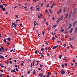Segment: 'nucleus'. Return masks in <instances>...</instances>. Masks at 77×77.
Here are the masks:
<instances>
[{
  "label": "nucleus",
  "mask_w": 77,
  "mask_h": 77,
  "mask_svg": "<svg viewBox=\"0 0 77 77\" xmlns=\"http://www.w3.org/2000/svg\"><path fill=\"white\" fill-rule=\"evenodd\" d=\"M12 25H13V26L14 28H15L17 27V23H15V22L13 23L12 22Z\"/></svg>",
  "instance_id": "f257e3e1"
},
{
  "label": "nucleus",
  "mask_w": 77,
  "mask_h": 77,
  "mask_svg": "<svg viewBox=\"0 0 77 77\" xmlns=\"http://www.w3.org/2000/svg\"><path fill=\"white\" fill-rule=\"evenodd\" d=\"M5 61V63H7V64H9V63H10V64H11V63H12V61H8V62H6V61Z\"/></svg>",
  "instance_id": "f03ea898"
},
{
  "label": "nucleus",
  "mask_w": 77,
  "mask_h": 77,
  "mask_svg": "<svg viewBox=\"0 0 77 77\" xmlns=\"http://www.w3.org/2000/svg\"><path fill=\"white\" fill-rule=\"evenodd\" d=\"M60 73L62 75H63L65 73V72L63 70H61L60 71Z\"/></svg>",
  "instance_id": "7ed1b4c3"
},
{
  "label": "nucleus",
  "mask_w": 77,
  "mask_h": 77,
  "mask_svg": "<svg viewBox=\"0 0 77 77\" xmlns=\"http://www.w3.org/2000/svg\"><path fill=\"white\" fill-rule=\"evenodd\" d=\"M57 14H60V13L62 12V10H61V9H60L59 11H57Z\"/></svg>",
  "instance_id": "20e7f679"
},
{
  "label": "nucleus",
  "mask_w": 77,
  "mask_h": 77,
  "mask_svg": "<svg viewBox=\"0 0 77 77\" xmlns=\"http://www.w3.org/2000/svg\"><path fill=\"white\" fill-rule=\"evenodd\" d=\"M41 17H42V14H41L40 16H38V18H39V19H41Z\"/></svg>",
  "instance_id": "39448f33"
},
{
  "label": "nucleus",
  "mask_w": 77,
  "mask_h": 77,
  "mask_svg": "<svg viewBox=\"0 0 77 77\" xmlns=\"http://www.w3.org/2000/svg\"><path fill=\"white\" fill-rule=\"evenodd\" d=\"M63 16H61V17L59 19H60V21H62V20H63Z\"/></svg>",
  "instance_id": "423d86ee"
},
{
  "label": "nucleus",
  "mask_w": 77,
  "mask_h": 77,
  "mask_svg": "<svg viewBox=\"0 0 77 77\" xmlns=\"http://www.w3.org/2000/svg\"><path fill=\"white\" fill-rule=\"evenodd\" d=\"M11 72H15V69H14L12 70L11 71Z\"/></svg>",
  "instance_id": "0eeeda50"
},
{
  "label": "nucleus",
  "mask_w": 77,
  "mask_h": 77,
  "mask_svg": "<svg viewBox=\"0 0 77 77\" xmlns=\"http://www.w3.org/2000/svg\"><path fill=\"white\" fill-rule=\"evenodd\" d=\"M57 47H59V45H57V46H54L53 48H52V49H55Z\"/></svg>",
  "instance_id": "6e6552de"
},
{
  "label": "nucleus",
  "mask_w": 77,
  "mask_h": 77,
  "mask_svg": "<svg viewBox=\"0 0 77 77\" xmlns=\"http://www.w3.org/2000/svg\"><path fill=\"white\" fill-rule=\"evenodd\" d=\"M74 30V29L73 28L71 29V30H69L70 33H72V30Z\"/></svg>",
  "instance_id": "1a4fd4ad"
},
{
  "label": "nucleus",
  "mask_w": 77,
  "mask_h": 77,
  "mask_svg": "<svg viewBox=\"0 0 77 77\" xmlns=\"http://www.w3.org/2000/svg\"><path fill=\"white\" fill-rule=\"evenodd\" d=\"M0 57H0V58H1V59H5V57H3V56L0 55Z\"/></svg>",
  "instance_id": "9d476101"
},
{
  "label": "nucleus",
  "mask_w": 77,
  "mask_h": 77,
  "mask_svg": "<svg viewBox=\"0 0 77 77\" xmlns=\"http://www.w3.org/2000/svg\"><path fill=\"white\" fill-rule=\"evenodd\" d=\"M72 25V24L70 23V24L69 26L68 27V29H69V28H71V25Z\"/></svg>",
  "instance_id": "9b49d317"
},
{
  "label": "nucleus",
  "mask_w": 77,
  "mask_h": 77,
  "mask_svg": "<svg viewBox=\"0 0 77 77\" xmlns=\"http://www.w3.org/2000/svg\"><path fill=\"white\" fill-rule=\"evenodd\" d=\"M65 15L66 16L65 18H67L68 17V14H65Z\"/></svg>",
  "instance_id": "f8f14e48"
},
{
  "label": "nucleus",
  "mask_w": 77,
  "mask_h": 77,
  "mask_svg": "<svg viewBox=\"0 0 77 77\" xmlns=\"http://www.w3.org/2000/svg\"><path fill=\"white\" fill-rule=\"evenodd\" d=\"M3 8V6L2 5H0V9H2Z\"/></svg>",
  "instance_id": "ddd939ff"
},
{
  "label": "nucleus",
  "mask_w": 77,
  "mask_h": 77,
  "mask_svg": "<svg viewBox=\"0 0 77 77\" xmlns=\"http://www.w3.org/2000/svg\"><path fill=\"white\" fill-rule=\"evenodd\" d=\"M75 23H76V21H75L73 23V26H75Z\"/></svg>",
  "instance_id": "4468645a"
},
{
  "label": "nucleus",
  "mask_w": 77,
  "mask_h": 77,
  "mask_svg": "<svg viewBox=\"0 0 77 77\" xmlns=\"http://www.w3.org/2000/svg\"><path fill=\"white\" fill-rule=\"evenodd\" d=\"M2 10H3V11H6V9H5V8H2Z\"/></svg>",
  "instance_id": "2eb2a0df"
},
{
  "label": "nucleus",
  "mask_w": 77,
  "mask_h": 77,
  "mask_svg": "<svg viewBox=\"0 0 77 77\" xmlns=\"http://www.w3.org/2000/svg\"><path fill=\"white\" fill-rule=\"evenodd\" d=\"M0 46L1 47V49L2 50H5V48H4V47H3V46H2V45H1Z\"/></svg>",
  "instance_id": "dca6fc26"
},
{
  "label": "nucleus",
  "mask_w": 77,
  "mask_h": 77,
  "mask_svg": "<svg viewBox=\"0 0 77 77\" xmlns=\"http://www.w3.org/2000/svg\"><path fill=\"white\" fill-rule=\"evenodd\" d=\"M59 21H60V19H58L56 21L57 24L59 22Z\"/></svg>",
  "instance_id": "f3484780"
},
{
  "label": "nucleus",
  "mask_w": 77,
  "mask_h": 77,
  "mask_svg": "<svg viewBox=\"0 0 77 77\" xmlns=\"http://www.w3.org/2000/svg\"><path fill=\"white\" fill-rule=\"evenodd\" d=\"M0 51H1V52H5V51L4 50H2V49H1V48H0Z\"/></svg>",
  "instance_id": "a211bd4d"
},
{
  "label": "nucleus",
  "mask_w": 77,
  "mask_h": 77,
  "mask_svg": "<svg viewBox=\"0 0 77 77\" xmlns=\"http://www.w3.org/2000/svg\"><path fill=\"white\" fill-rule=\"evenodd\" d=\"M76 11H77V9H75V11H74V12H73V14H74L75 13V12H76Z\"/></svg>",
  "instance_id": "6ab92c4d"
},
{
  "label": "nucleus",
  "mask_w": 77,
  "mask_h": 77,
  "mask_svg": "<svg viewBox=\"0 0 77 77\" xmlns=\"http://www.w3.org/2000/svg\"><path fill=\"white\" fill-rule=\"evenodd\" d=\"M33 74L34 75L35 73H36V71H35V70H33Z\"/></svg>",
  "instance_id": "aec40b11"
},
{
  "label": "nucleus",
  "mask_w": 77,
  "mask_h": 77,
  "mask_svg": "<svg viewBox=\"0 0 77 77\" xmlns=\"http://www.w3.org/2000/svg\"><path fill=\"white\" fill-rule=\"evenodd\" d=\"M75 65L74 66L75 68H76V66H77V63L75 62Z\"/></svg>",
  "instance_id": "412c9836"
},
{
  "label": "nucleus",
  "mask_w": 77,
  "mask_h": 77,
  "mask_svg": "<svg viewBox=\"0 0 77 77\" xmlns=\"http://www.w3.org/2000/svg\"><path fill=\"white\" fill-rule=\"evenodd\" d=\"M52 6H56V4L54 3H52Z\"/></svg>",
  "instance_id": "4be33fe9"
},
{
  "label": "nucleus",
  "mask_w": 77,
  "mask_h": 77,
  "mask_svg": "<svg viewBox=\"0 0 77 77\" xmlns=\"http://www.w3.org/2000/svg\"><path fill=\"white\" fill-rule=\"evenodd\" d=\"M57 26V25H54V26H52L53 28H54V27H56V26Z\"/></svg>",
  "instance_id": "5701e85b"
},
{
  "label": "nucleus",
  "mask_w": 77,
  "mask_h": 77,
  "mask_svg": "<svg viewBox=\"0 0 77 77\" xmlns=\"http://www.w3.org/2000/svg\"><path fill=\"white\" fill-rule=\"evenodd\" d=\"M41 50L42 51H43L44 50V48H42L41 49Z\"/></svg>",
  "instance_id": "b1692460"
},
{
  "label": "nucleus",
  "mask_w": 77,
  "mask_h": 77,
  "mask_svg": "<svg viewBox=\"0 0 77 77\" xmlns=\"http://www.w3.org/2000/svg\"><path fill=\"white\" fill-rule=\"evenodd\" d=\"M4 40V42H5V43H6V38H5Z\"/></svg>",
  "instance_id": "393cba45"
},
{
  "label": "nucleus",
  "mask_w": 77,
  "mask_h": 77,
  "mask_svg": "<svg viewBox=\"0 0 77 77\" xmlns=\"http://www.w3.org/2000/svg\"><path fill=\"white\" fill-rule=\"evenodd\" d=\"M75 30H76L75 32H76V33H77V27L75 28Z\"/></svg>",
  "instance_id": "a878e982"
},
{
  "label": "nucleus",
  "mask_w": 77,
  "mask_h": 77,
  "mask_svg": "<svg viewBox=\"0 0 77 77\" xmlns=\"http://www.w3.org/2000/svg\"><path fill=\"white\" fill-rule=\"evenodd\" d=\"M37 62V64H36V65H38V64H39V62H38V61H36Z\"/></svg>",
  "instance_id": "bb28decb"
},
{
  "label": "nucleus",
  "mask_w": 77,
  "mask_h": 77,
  "mask_svg": "<svg viewBox=\"0 0 77 77\" xmlns=\"http://www.w3.org/2000/svg\"><path fill=\"white\" fill-rule=\"evenodd\" d=\"M21 7H23V8H24V9H26V8H27V7H24L23 6H21Z\"/></svg>",
  "instance_id": "cd10ccee"
},
{
  "label": "nucleus",
  "mask_w": 77,
  "mask_h": 77,
  "mask_svg": "<svg viewBox=\"0 0 77 77\" xmlns=\"http://www.w3.org/2000/svg\"><path fill=\"white\" fill-rule=\"evenodd\" d=\"M32 63H33L32 66H33L34 65V64H35V61H33Z\"/></svg>",
  "instance_id": "c85d7f7f"
},
{
  "label": "nucleus",
  "mask_w": 77,
  "mask_h": 77,
  "mask_svg": "<svg viewBox=\"0 0 77 77\" xmlns=\"http://www.w3.org/2000/svg\"><path fill=\"white\" fill-rule=\"evenodd\" d=\"M7 40L8 41H11V38H8Z\"/></svg>",
  "instance_id": "c756f323"
},
{
  "label": "nucleus",
  "mask_w": 77,
  "mask_h": 77,
  "mask_svg": "<svg viewBox=\"0 0 77 77\" xmlns=\"http://www.w3.org/2000/svg\"><path fill=\"white\" fill-rule=\"evenodd\" d=\"M49 12H50V13L51 14L52 12H51V9H50L49 10Z\"/></svg>",
  "instance_id": "7c9ffc66"
},
{
  "label": "nucleus",
  "mask_w": 77,
  "mask_h": 77,
  "mask_svg": "<svg viewBox=\"0 0 77 77\" xmlns=\"http://www.w3.org/2000/svg\"><path fill=\"white\" fill-rule=\"evenodd\" d=\"M60 31H61V32H63V31H64V29H62L60 30Z\"/></svg>",
  "instance_id": "2f4dec72"
},
{
  "label": "nucleus",
  "mask_w": 77,
  "mask_h": 77,
  "mask_svg": "<svg viewBox=\"0 0 77 77\" xmlns=\"http://www.w3.org/2000/svg\"><path fill=\"white\" fill-rule=\"evenodd\" d=\"M61 58H62V55H60V56H59V58L60 59H61Z\"/></svg>",
  "instance_id": "473e14b6"
},
{
  "label": "nucleus",
  "mask_w": 77,
  "mask_h": 77,
  "mask_svg": "<svg viewBox=\"0 0 77 77\" xmlns=\"http://www.w3.org/2000/svg\"><path fill=\"white\" fill-rule=\"evenodd\" d=\"M52 39L54 41L55 39V38H54V37H52Z\"/></svg>",
  "instance_id": "72a5a7b5"
},
{
  "label": "nucleus",
  "mask_w": 77,
  "mask_h": 77,
  "mask_svg": "<svg viewBox=\"0 0 77 77\" xmlns=\"http://www.w3.org/2000/svg\"><path fill=\"white\" fill-rule=\"evenodd\" d=\"M66 11V10H65V9H64V10H63V12H65Z\"/></svg>",
  "instance_id": "f704fd0d"
},
{
  "label": "nucleus",
  "mask_w": 77,
  "mask_h": 77,
  "mask_svg": "<svg viewBox=\"0 0 77 77\" xmlns=\"http://www.w3.org/2000/svg\"><path fill=\"white\" fill-rule=\"evenodd\" d=\"M37 51H36V50L35 51V54H37Z\"/></svg>",
  "instance_id": "c9c22d12"
},
{
  "label": "nucleus",
  "mask_w": 77,
  "mask_h": 77,
  "mask_svg": "<svg viewBox=\"0 0 77 77\" xmlns=\"http://www.w3.org/2000/svg\"><path fill=\"white\" fill-rule=\"evenodd\" d=\"M49 6V4H48L46 6L47 8H48V7Z\"/></svg>",
  "instance_id": "e433bc0d"
},
{
  "label": "nucleus",
  "mask_w": 77,
  "mask_h": 77,
  "mask_svg": "<svg viewBox=\"0 0 77 77\" xmlns=\"http://www.w3.org/2000/svg\"><path fill=\"white\" fill-rule=\"evenodd\" d=\"M15 69L16 70V71H17V72H18V69H17V68H16Z\"/></svg>",
  "instance_id": "4c0bfd02"
},
{
  "label": "nucleus",
  "mask_w": 77,
  "mask_h": 77,
  "mask_svg": "<svg viewBox=\"0 0 77 77\" xmlns=\"http://www.w3.org/2000/svg\"><path fill=\"white\" fill-rule=\"evenodd\" d=\"M43 5H44V3H42V5H41V6L42 7V6H43Z\"/></svg>",
  "instance_id": "58836bf2"
},
{
  "label": "nucleus",
  "mask_w": 77,
  "mask_h": 77,
  "mask_svg": "<svg viewBox=\"0 0 77 77\" xmlns=\"http://www.w3.org/2000/svg\"><path fill=\"white\" fill-rule=\"evenodd\" d=\"M12 51H13V52H14V50L13 49L11 50H10V52H12Z\"/></svg>",
  "instance_id": "ea45409f"
},
{
  "label": "nucleus",
  "mask_w": 77,
  "mask_h": 77,
  "mask_svg": "<svg viewBox=\"0 0 77 77\" xmlns=\"http://www.w3.org/2000/svg\"><path fill=\"white\" fill-rule=\"evenodd\" d=\"M46 24L48 26V22H46Z\"/></svg>",
  "instance_id": "a19ab883"
},
{
  "label": "nucleus",
  "mask_w": 77,
  "mask_h": 77,
  "mask_svg": "<svg viewBox=\"0 0 77 77\" xmlns=\"http://www.w3.org/2000/svg\"><path fill=\"white\" fill-rule=\"evenodd\" d=\"M44 20L45 21H46V19L45 18V17Z\"/></svg>",
  "instance_id": "79ce46f5"
},
{
  "label": "nucleus",
  "mask_w": 77,
  "mask_h": 77,
  "mask_svg": "<svg viewBox=\"0 0 77 77\" xmlns=\"http://www.w3.org/2000/svg\"><path fill=\"white\" fill-rule=\"evenodd\" d=\"M14 62H15V63H16V62H17V60H14Z\"/></svg>",
  "instance_id": "37998d69"
},
{
  "label": "nucleus",
  "mask_w": 77,
  "mask_h": 77,
  "mask_svg": "<svg viewBox=\"0 0 77 77\" xmlns=\"http://www.w3.org/2000/svg\"><path fill=\"white\" fill-rule=\"evenodd\" d=\"M18 21H20V20L19 19V20H16V22Z\"/></svg>",
  "instance_id": "c03bdc74"
},
{
  "label": "nucleus",
  "mask_w": 77,
  "mask_h": 77,
  "mask_svg": "<svg viewBox=\"0 0 77 77\" xmlns=\"http://www.w3.org/2000/svg\"><path fill=\"white\" fill-rule=\"evenodd\" d=\"M30 71H28V73H27V74H30Z\"/></svg>",
  "instance_id": "a18cd8bd"
},
{
  "label": "nucleus",
  "mask_w": 77,
  "mask_h": 77,
  "mask_svg": "<svg viewBox=\"0 0 77 77\" xmlns=\"http://www.w3.org/2000/svg\"><path fill=\"white\" fill-rule=\"evenodd\" d=\"M7 45H10V44H9V42H7Z\"/></svg>",
  "instance_id": "49530a36"
},
{
  "label": "nucleus",
  "mask_w": 77,
  "mask_h": 77,
  "mask_svg": "<svg viewBox=\"0 0 77 77\" xmlns=\"http://www.w3.org/2000/svg\"><path fill=\"white\" fill-rule=\"evenodd\" d=\"M41 56H42V57H44V55L42 54L41 55Z\"/></svg>",
  "instance_id": "de8ad7c7"
},
{
  "label": "nucleus",
  "mask_w": 77,
  "mask_h": 77,
  "mask_svg": "<svg viewBox=\"0 0 77 77\" xmlns=\"http://www.w3.org/2000/svg\"><path fill=\"white\" fill-rule=\"evenodd\" d=\"M45 33V32H42V35H44Z\"/></svg>",
  "instance_id": "09e8293b"
},
{
  "label": "nucleus",
  "mask_w": 77,
  "mask_h": 77,
  "mask_svg": "<svg viewBox=\"0 0 77 77\" xmlns=\"http://www.w3.org/2000/svg\"><path fill=\"white\" fill-rule=\"evenodd\" d=\"M71 14H72V11H71V12H70L69 15H71Z\"/></svg>",
  "instance_id": "8fccbe9b"
},
{
  "label": "nucleus",
  "mask_w": 77,
  "mask_h": 77,
  "mask_svg": "<svg viewBox=\"0 0 77 77\" xmlns=\"http://www.w3.org/2000/svg\"><path fill=\"white\" fill-rule=\"evenodd\" d=\"M73 62H74V63H75V60H73Z\"/></svg>",
  "instance_id": "3c124183"
},
{
  "label": "nucleus",
  "mask_w": 77,
  "mask_h": 77,
  "mask_svg": "<svg viewBox=\"0 0 77 77\" xmlns=\"http://www.w3.org/2000/svg\"><path fill=\"white\" fill-rule=\"evenodd\" d=\"M67 72H68V73H70V72H69V71H67Z\"/></svg>",
  "instance_id": "603ef678"
},
{
  "label": "nucleus",
  "mask_w": 77,
  "mask_h": 77,
  "mask_svg": "<svg viewBox=\"0 0 77 77\" xmlns=\"http://www.w3.org/2000/svg\"><path fill=\"white\" fill-rule=\"evenodd\" d=\"M61 66H62V67H64V65L63 64L61 65Z\"/></svg>",
  "instance_id": "864d4df0"
},
{
  "label": "nucleus",
  "mask_w": 77,
  "mask_h": 77,
  "mask_svg": "<svg viewBox=\"0 0 77 77\" xmlns=\"http://www.w3.org/2000/svg\"><path fill=\"white\" fill-rule=\"evenodd\" d=\"M36 9H37V10H38V11H39V10L40 9H39V8H36Z\"/></svg>",
  "instance_id": "5fc2aeb1"
},
{
  "label": "nucleus",
  "mask_w": 77,
  "mask_h": 77,
  "mask_svg": "<svg viewBox=\"0 0 77 77\" xmlns=\"http://www.w3.org/2000/svg\"><path fill=\"white\" fill-rule=\"evenodd\" d=\"M45 49L46 50H48V48H47V47L45 48Z\"/></svg>",
  "instance_id": "6e6d98bb"
},
{
  "label": "nucleus",
  "mask_w": 77,
  "mask_h": 77,
  "mask_svg": "<svg viewBox=\"0 0 77 77\" xmlns=\"http://www.w3.org/2000/svg\"><path fill=\"white\" fill-rule=\"evenodd\" d=\"M71 18V15L70 14H69V18Z\"/></svg>",
  "instance_id": "4d7b16f0"
},
{
  "label": "nucleus",
  "mask_w": 77,
  "mask_h": 77,
  "mask_svg": "<svg viewBox=\"0 0 77 77\" xmlns=\"http://www.w3.org/2000/svg\"><path fill=\"white\" fill-rule=\"evenodd\" d=\"M40 67H42V66H43V65H42L41 64H40Z\"/></svg>",
  "instance_id": "13d9d810"
},
{
  "label": "nucleus",
  "mask_w": 77,
  "mask_h": 77,
  "mask_svg": "<svg viewBox=\"0 0 77 77\" xmlns=\"http://www.w3.org/2000/svg\"><path fill=\"white\" fill-rule=\"evenodd\" d=\"M39 53V54H41V55L42 54V53L41 52H40Z\"/></svg>",
  "instance_id": "bf43d9fd"
},
{
  "label": "nucleus",
  "mask_w": 77,
  "mask_h": 77,
  "mask_svg": "<svg viewBox=\"0 0 77 77\" xmlns=\"http://www.w3.org/2000/svg\"><path fill=\"white\" fill-rule=\"evenodd\" d=\"M41 75H42V73L39 74H38V75H39V76H41Z\"/></svg>",
  "instance_id": "052dcab7"
},
{
  "label": "nucleus",
  "mask_w": 77,
  "mask_h": 77,
  "mask_svg": "<svg viewBox=\"0 0 77 77\" xmlns=\"http://www.w3.org/2000/svg\"><path fill=\"white\" fill-rule=\"evenodd\" d=\"M52 20H54V17H52Z\"/></svg>",
  "instance_id": "680f3d73"
},
{
  "label": "nucleus",
  "mask_w": 77,
  "mask_h": 77,
  "mask_svg": "<svg viewBox=\"0 0 77 77\" xmlns=\"http://www.w3.org/2000/svg\"><path fill=\"white\" fill-rule=\"evenodd\" d=\"M64 65H65V66H67V64H66V63H65L64 64Z\"/></svg>",
  "instance_id": "e2e57ef3"
},
{
  "label": "nucleus",
  "mask_w": 77,
  "mask_h": 77,
  "mask_svg": "<svg viewBox=\"0 0 77 77\" xmlns=\"http://www.w3.org/2000/svg\"><path fill=\"white\" fill-rule=\"evenodd\" d=\"M47 56H49V54L47 53Z\"/></svg>",
  "instance_id": "0e129e2a"
},
{
  "label": "nucleus",
  "mask_w": 77,
  "mask_h": 77,
  "mask_svg": "<svg viewBox=\"0 0 77 77\" xmlns=\"http://www.w3.org/2000/svg\"><path fill=\"white\" fill-rule=\"evenodd\" d=\"M15 17H16L17 18H19L17 16V15H15Z\"/></svg>",
  "instance_id": "69168bd1"
},
{
  "label": "nucleus",
  "mask_w": 77,
  "mask_h": 77,
  "mask_svg": "<svg viewBox=\"0 0 77 77\" xmlns=\"http://www.w3.org/2000/svg\"><path fill=\"white\" fill-rule=\"evenodd\" d=\"M42 69H40L39 68H38V70H39V71H40Z\"/></svg>",
  "instance_id": "338daca9"
},
{
  "label": "nucleus",
  "mask_w": 77,
  "mask_h": 77,
  "mask_svg": "<svg viewBox=\"0 0 77 77\" xmlns=\"http://www.w3.org/2000/svg\"><path fill=\"white\" fill-rule=\"evenodd\" d=\"M0 77H3V76L2 75L0 74Z\"/></svg>",
  "instance_id": "774afa93"
}]
</instances>
